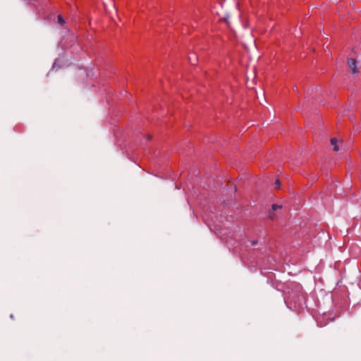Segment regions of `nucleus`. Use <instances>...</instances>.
I'll use <instances>...</instances> for the list:
<instances>
[{
  "instance_id": "obj_5",
  "label": "nucleus",
  "mask_w": 361,
  "mask_h": 361,
  "mask_svg": "<svg viewBox=\"0 0 361 361\" xmlns=\"http://www.w3.org/2000/svg\"><path fill=\"white\" fill-rule=\"evenodd\" d=\"M275 185H276V188H279L280 187V182L279 180H276V182H275Z\"/></svg>"
},
{
  "instance_id": "obj_3",
  "label": "nucleus",
  "mask_w": 361,
  "mask_h": 361,
  "mask_svg": "<svg viewBox=\"0 0 361 361\" xmlns=\"http://www.w3.org/2000/svg\"><path fill=\"white\" fill-rule=\"evenodd\" d=\"M57 20H58V23L59 24H61V25L65 24V20L61 15L58 16Z\"/></svg>"
},
{
  "instance_id": "obj_4",
  "label": "nucleus",
  "mask_w": 361,
  "mask_h": 361,
  "mask_svg": "<svg viewBox=\"0 0 361 361\" xmlns=\"http://www.w3.org/2000/svg\"><path fill=\"white\" fill-rule=\"evenodd\" d=\"M281 207L277 205V204H273L272 205V209L273 210H276L278 208H280Z\"/></svg>"
},
{
  "instance_id": "obj_2",
  "label": "nucleus",
  "mask_w": 361,
  "mask_h": 361,
  "mask_svg": "<svg viewBox=\"0 0 361 361\" xmlns=\"http://www.w3.org/2000/svg\"><path fill=\"white\" fill-rule=\"evenodd\" d=\"M337 142H338V140H337V139H336V138H335V137H334V138H332V139L331 140V144L334 146V150L335 152H337V151H338V149H339V147H338V146Z\"/></svg>"
},
{
  "instance_id": "obj_1",
  "label": "nucleus",
  "mask_w": 361,
  "mask_h": 361,
  "mask_svg": "<svg viewBox=\"0 0 361 361\" xmlns=\"http://www.w3.org/2000/svg\"><path fill=\"white\" fill-rule=\"evenodd\" d=\"M348 65L353 73H356L357 72L355 59H349L348 60Z\"/></svg>"
}]
</instances>
